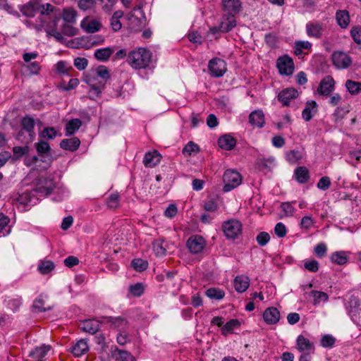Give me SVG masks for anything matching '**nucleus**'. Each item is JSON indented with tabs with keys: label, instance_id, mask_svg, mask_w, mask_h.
I'll list each match as a JSON object with an SVG mask.
<instances>
[{
	"label": "nucleus",
	"instance_id": "17",
	"mask_svg": "<svg viewBox=\"0 0 361 361\" xmlns=\"http://www.w3.org/2000/svg\"><path fill=\"white\" fill-rule=\"evenodd\" d=\"M298 95V91L294 88H286L281 91L278 94V99L284 106H288L291 99L296 98Z\"/></svg>",
	"mask_w": 361,
	"mask_h": 361
},
{
	"label": "nucleus",
	"instance_id": "7",
	"mask_svg": "<svg viewBox=\"0 0 361 361\" xmlns=\"http://www.w3.org/2000/svg\"><path fill=\"white\" fill-rule=\"evenodd\" d=\"M22 130L18 133L17 139L20 140V137L23 135V131H26L29 135V138L25 141L27 144L31 142L35 138V121L30 116H25L22 120Z\"/></svg>",
	"mask_w": 361,
	"mask_h": 361
},
{
	"label": "nucleus",
	"instance_id": "46",
	"mask_svg": "<svg viewBox=\"0 0 361 361\" xmlns=\"http://www.w3.org/2000/svg\"><path fill=\"white\" fill-rule=\"evenodd\" d=\"M106 205L110 209H116L119 205V195L118 192H114L109 195L106 200Z\"/></svg>",
	"mask_w": 361,
	"mask_h": 361
},
{
	"label": "nucleus",
	"instance_id": "21",
	"mask_svg": "<svg viewBox=\"0 0 361 361\" xmlns=\"http://www.w3.org/2000/svg\"><path fill=\"white\" fill-rule=\"evenodd\" d=\"M161 156L157 151L146 153L144 157L143 163L146 167H154L161 161Z\"/></svg>",
	"mask_w": 361,
	"mask_h": 361
},
{
	"label": "nucleus",
	"instance_id": "45",
	"mask_svg": "<svg viewBox=\"0 0 361 361\" xmlns=\"http://www.w3.org/2000/svg\"><path fill=\"white\" fill-rule=\"evenodd\" d=\"M0 9L14 16L19 17L18 12L14 9L13 6L7 0H0Z\"/></svg>",
	"mask_w": 361,
	"mask_h": 361
},
{
	"label": "nucleus",
	"instance_id": "49",
	"mask_svg": "<svg viewBox=\"0 0 361 361\" xmlns=\"http://www.w3.org/2000/svg\"><path fill=\"white\" fill-rule=\"evenodd\" d=\"M77 13L72 8H65L63 12V19L68 23H74L75 21Z\"/></svg>",
	"mask_w": 361,
	"mask_h": 361
},
{
	"label": "nucleus",
	"instance_id": "60",
	"mask_svg": "<svg viewBox=\"0 0 361 361\" xmlns=\"http://www.w3.org/2000/svg\"><path fill=\"white\" fill-rule=\"evenodd\" d=\"M331 185V180L328 176L322 177L317 183V188L322 190H326Z\"/></svg>",
	"mask_w": 361,
	"mask_h": 361
},
{
	"label": "nucleus",
	"instance_id": "63",
	"mask_svg": "<svg viewBox=\"0 0 361 361\" xmlns=\"http://www.w3.org/2000/svg\"><path fill=\"white\" fill-rule=\"evenodd\" d=\"M88 64V61L85 58L78 57L74 60V66L79 71H82L86 68Z\"/></svg>",
	"mask_w": 361,
	"mask_h": 361
},
{
	"label": "nucleus",
	"instance_id": "29",
	"mask_svg": "<svg viewBox=\"0 0 361 361\" xmlns=\"http://www.w3.org/2000/svg\"><path fill=\"white\" fill-rule=\"evenodd\" d=\"M294 175L300 183H306L310 179L309 171L305 166H299L295 169Z\"/></svg>",
	"mask_w": 361,
	"mask_h": 361
},
{
	"label": "nucleus",
	"instance_id": "6",
	"mask_svg": "<svg viewBox=\"0 0 361 361\" xmlns=\"http://www.w3.org/2000/svg\"><path fill=\"white\" fill-rule=\"evenodd\" d=\"M208 68L212 76L221 77L226 71V63L223 59L214 58L209 61Z\"/></svg>",
	"mask_w": 361,
	"mask_h": 361
},
{
	"label": "nucleus",
	"instance_id": "25",
	"mask_svg": "<svg viewBox=\"0 0 361 361\" xmlns=\"http://www.w3.org/2000/svg\"><path fill=\"white\" fill-rule=\"evenodd\" d=\"M51 350V345H42L39 347H36L32 350L29 356L35 359L36 361H42V358L45 357L47 353Z\"/></svg>",
	"mask_w": 361,
	"mask_h": 361
},
{
	"label": "nucleus",
	"instance_id": "18",
	"mask_svg": "<svg viewBox=\"0 0 361 361\" xmlns=\"http://www.w3.org/2000/svg\"><path fill=\"white\" fill-rule=\"evenodd\" d=\"M263 318L268 324H275L280 319V312L277 308L271 307L265 310Z\"/></svg>",
	"mask_w": 361,
	"mask_h": 361
},
{
	"label": "nucleus",
	"instance_id": "34",
	"mask_svg": "<svg viewBox=\"0 0 361 361\" xmlns=\"http://www.w3.org/2000/svg\"><path fill=\"white\" fill-rule=\"evenodd\" d=\"M81 27L88 33H94L100 29V23L94 20L90 21L82 20Z\"/></svg>",
	"mask_w": 361,
	"mask_h": 361
},
{
	"label": "nucleus",
	"instance_id": "11",
	"mask_svg": "<svg viewBox=\"0 0 361 361\" xmlns=\"http://www.w3.org/2000/svg\"><path fill=\"white\" fill-rule=\"evenodd\" d=\"M334 65L340 69L347 68L352 63L350 57L342 51H335L332 55Z\"/></svg>",
	"mask_w": 361,
	"mask_h": 361
},
{
	"label": "nucleus",
	"instance_id": "2",
	"mask_svg": "<svg viewBox=\"0 0 361 361\" xmlns=\"http://www.w3.org/2000/svg\"><path fill=\"white\" fill-rule=\"evenodd\" d=\"M224 183V191L228 192L235 188L241 183V176L235 170H226L223 176Z\"/></svg>",
	"mask_w": 361,
	"mask_h": 361
},
{
	"label": "nucleus",
	"instance_id": "4",
	"mask_svg": "<svg viewBox=\"0 0 361 361\" xmlns=\"http://www.w3.org/2000/svg\"><path fill=\"white\" fill-rule=\"evenodd\" d=\"M35 145L38 155L41 157V161L47 164V167L49 166L52 161L49 144L46 141L41 140L35 143Z\"/></svg>",
	"mask_w": 361,
	"mask_h": 361
},
{
	"label": "nucleus",
	"instance_id": "39",
	"mask_svg": "<svg viewBox=\"0 0 361 361\" xmlns=\"http://www.w3.org/2000/svg\"><path fill=\"white\" fill-rule=\"evenodd\" d=\"M206 295L211 299L221 300L224 297L225 293L219 288H210L206 290Z\"/></svg>",
	"mask_w": 361,
	"mask_h": 361
},
{
	"label": "nucleus",
	"instance_id": "64",
	"mask_svg": "<svg viewBox=\"0 0 361 361\" xmlns=\"http://www.w3.org/2000/svg\"><path fill=\"white\" fill-rule=\"evenodd\" d=\"M27 74L32 75L38 74L40 66L37 62H32L26 66Z\"/></svg>",
	"mask_w": 361,
	"mask_h": 361
},
{
	"label": "nucleus",
	"instance_id": "57",
	"mask_svg": "<svg viewBox=\"0 0 361 361\" xmlns=\"http://www.w3.org/2000/svg\"><path fill=\"white\" fill-rule=\"evenodd\" d=\"M304 267L311 272H317L319 270V262L315 259L307 260L305 262Z\"/></svg>",
	"mask_w": 361,
	"mask_h": 361
},
{
	"label": "nucleus",
	"instance_id": "50",
	"mask_svg": "<svg viewBox=\"0 0 361 361\" xmlns=\"http://www.w3.org/2000/svg\"><path fill=\"white\" fill-rule=\"evenodd\" d=\"M20 11L27 17H33L35 16V6L32 3L26 4L21 7Z\"/></svg>",
	"mask_w": 361,
	"mask_h": 361
},
{
	"label": "nucleus",
	"instance_id": "38",
	"mask_svg": "<svg viewBox=\"0 0 361 361\" xmlns=\"http://www.w3.org/2000/svg\"><path fill=\"white\" fill-rule=\"evenodd\" d=\"M55 267V264L52 261L47 260L41 262L38 266V270L42 274H47L51 272Z\"/></svg>",
	"mask_w": 361,
	"mask_h": 361
},
{
	"label": "nucleus",
	"instance_id": "20",
	"mask_svg": "<svg viewBox=\"0 0 361 361\" xmlns=\"http://www.w3.org/2000/svg\"><path fill=\"white\" fill-rule=\"evenodd\" d=\"M317 104L312 100L306 103L305 107L302 112V117L305 121H310L318 111Z\"/></svg>",
	"mask_w": 361,
	"mask_h": 361
},
{
	"label": "nucleus",
	"instance_id": "43",
	"mask_svg": "<svg viewBox=\"0 0 361 361\" xmlns=\"http://www.w3.org/2000/svg\"><path fill=\"white\" fill-rule=\"evenodd\" d=\"M57 135V132L53 127L44 128L39 133V137L43 139L53 140Z\"/></svg>",
	"mask_w": 361,
	"mask_h": 361
},
{
	"label": "nucleus",
	"instance_id": "5",
	"mask_svg": "<svg viewBox=\"0 0 361 361\" xmlns=\"http://www.w3.org/2000/svg\"><path fill=\"white\" fill-rule=\"evenodd\" d=\"M276 65L281 75H290L294 71L293 61L288 55L279 57L277 59Z\"/></svg>",
	"mask_w": 361,
	"mask_h": 361
},
{
	"label": "nucleus",
	"instance_id": "10",
	"mask_svg": "<svg viewBox=\"0 0 361 361\" xmlns=\"http://www.w3.org/2000/svg\"><path fill=\"white\" fill-rule=\"evenodd\" d=\"M205 246V240L200 235H192L187 241V247L191 253L197 254L202 251Z\"/></svg>",
	"mask_w": 361,
	"mask_h": 361
},
{
	"label": "nucleus",
	"instance_id": "14",
	"mask_svg": "<svg viewBox=\"0 0 361 361\" xmlns=\"http://www.w3.org/2000/svg\"><path fill=\"white\" fill-rule=\"evenodd\" d=\"M223 9L225 13L235 16L242 8L240 0H222Z\"/></svg>",
	"mask_w": 361,
	"mask_h": 361
},
{
	"label": "nucleus",
	"instance_id": "44",
	"mask_svg": "<svg viewBox=\"0 0 361 361\" xmlns=\"http://www.w3.org/2000/svg\"><path fill=\"white\" fill-rule=\"evenodd\" d=\"M131 266L137 271H142L147 269L148 262L142 259H134L131 262Z\"/></svg>",
	"mask_w": 361,
	"mask_h": 361
},
{
	"label": "nucleus",
	"instance_id": "33",
	"mask_svg": "<svg viewBox=\"0 0 361 361\" xmlns=\"http://www.w3.org/2000/svg\"><path fill=\"white\" fill-rule=\"evenodd\" d=\"M240 326V322L236 319H232L226 322L221 327V334L226 336L228 334H232L233 330Z\"/></svg>",
	"mask_w": 361,
	"mask_h": 361
},
{
	"label": "nucleus",
	"instance_id": "35",
	"mask_svg": "<svg viewBox=\"0 0 361 361\" xmlns=\"http://www.w3.org/2000/svg\"><path fill=\"white\" fill-rule=\"evenodd\" d=\"M123 16V12L122 11L114 12L110 20V25L113 30L118 31L121 28L122 25L120 18H122Z\"/></svg>",
	"mask_w": 361,
	"mask_h": 361
},
{
	"label": "nucleus",
	"instance_id": "12",
	"mask_svg": "<svg viewBox=\"0 0 361 361\" xmlns=\"http://www.w3.org/2000/svg\"><path fill=\"white\" fill-rule=\"evenodd\" d=\"M334 78L330 75L326 76L321 80L317 88V92L323 96H329L334 90Z\"/></svg>",
	"mask_w": 361,
	"mask_h": 361
},
{
	"label": "nucleus",
	"instance_id": "52",
	"mask_svg": "<svg viewBox=\"0 0 361 361\" xmlns=\"http://www.w3.org/2000/svg\"><path fill=\"white\" fill-rule=\"evenodd\" d=\"M350 35L356 44H361V26L353 27L350 30Z\"/></svg>",
	"mask_w": 361,
	"mask_h": 361
},
{
	"label": "nucleus",
	"instance_id": "32",
	"mask_svg": "<svg viewBox=\"0 0 361 361\" xmlns=\"http://www.w3.org/2000/svg\"><path fill=\"white\" fill-rule=\"evenodd\" d=\"M114 52V49L110 47L96 49L94 56L97 59L105 61L108 60Z\"/></svg>",
	"mask_w": 361,
	"mask_h": 361
},
{
	"label": "nucleus",
	"instance_id": "56",
	"mask_svg": "<svg viewBox=\"0 0 361 361\" xmlns=\"http://www.w3.org/2000/svg\"><path fill=\"white\" fill-rule=\"evenodd\" d=\"M327 247L326 245L323 243H319L314 249V252L319 258H322L326 255Z\"/></svg>",
	"mask_w": 361,
	"mask_h": 361
},
{
	"label": "nucleus",
	"instance_id": "22",
	"mask_svg": "<svg viewBox=\"0 0 361 361\" xmlns=\"http://www.w3.org/2000/svg\"><path fill=\"white\" fill-rule=\"evenodd\" d=\"M4 302L8 309L16 312L22 305L23 300L20 295L8 296L5 298Z\"/></svg>",
	"mask_w": 361,
	"mask_h": 361
},
{
	"label": "nucleus",
	"instance_id": "27",
	"mask_svg": "<svg viewBox=\"0 0 361 361\" xmlns=\"http://www.w3.org/2000/svg\"><path fill=\"white\" fill-rule=\"evenodd\" d=\"M236 144V140L230 135H224L218 140L219 146L224 149L231 150Z\"/></svg>",
	"mask_w": 361,
	"mask_h": 361
},
{
	"label": "nucleus",
	"instance_id": "26",
	"mask_svg": "<svg viewBox=\"0 0 361 361\" xmlns=\"http://www.w3.org/2000/svg\"><path fill=\"white\" fill-rule=\"evenodd\" d=\"M80 145V141L76 137H73L69 139H63L60 142V147L62 149L71 152H74L77 150Z\"/></svg>",
	"mask_w": 361,
	"mask_h": 361
},
{
	"label": "nucleus",
	"instance_id": "1",
	"mask_svg": "<svg viewBox=\"0 0 361 361\" xmlns=\"http://www.w3.org/2000/svg\"><path fill=\"white\" fill-rule=\"evenodd\" d=\"M152 60V53L145 48H139L130 51L128 56V62L135 69L145 68L149 66Z\"/></svg>",
	"mask_w": 361,
	"mask_h": 361
},
{
	"label": "nucleus",
	"instance_id": "42",
	"mask_svg": "<svg viewBox=\"0 0 361 361\" xmlns=\"http://www.w3.org/2000/svg\"><path fill=\"white\" fill-rule=\"evenodd\" d=\"M286 160L290 164H295L302 159L300 152L298 150H290L286 153Z\"/></svg>",
	"mask_w": 361,
	"mask_h": 361
},
{
	"label": "nucleus",
	"instance_id": "28",
	"mask_svg": "<svg viewBox=\"0 0 361 361\" xmlns=\"http://www.w3.org/2000/svg\"><path fill=\"white\" fill-rule=\"evenodd\" d=\"M298 349L301 352L310 353L313 350V344L302 335H300L297 338Z\"/></svg>",
	"mask_w": 361,
	"mask_h": 361
},
{
	"label": "nucleus",
	"instance_id": "41",
	"mask_svg": "<svg viewBox=\"0 0 361 361\" xmlns=\"http://www.w3.org/2000/svg\"><path fill=\"white\" fill-rule=\"evenodd\" d=\"M345 87L351 94H356L361 92V82L348 80Z\"/></svg>",
	"mask_w": 361,
	"mask_h": 361
},
{
	"label": "nucleus",
	"instance_id": "47",
	"mask_svg": "<svg viewBox=\"0 0 361 361\" xmlns=\"http://www.w3.org/2000/svg\"><path fill=\"white\" fill-rule=\"evenodd\" d=\"M310 295L314 298V305L320 302L321 301L326 302L329 299L328 295L322 291L312 290L310 292Z\"/></svg>",
	"mask_w": 361,
	"mask_h": 361
},
{
	"label": "nucleus",
	"instance_id": "53",
	"mask_svg": "<svg viewBox=\"0 0 361 361\" xmlns=\"http://www.w3.org/2000/svg\"><path fill=\"white\" fill-rule=\"evenodd\" d=\"M29 150L30 147L27 145H25L24 147L17 146L13 148L14 156L17 159H19L22 157L23 155H26L27 154H28Z\"/></svg>",
	"mask_w": 361,
	"mask_h": 361
},
{
	"label": "nucleus",
	"instance_id": "59",
	"mask_svg": "<svg viewBox=\"0 0 361 361\" xmlns=\"http://www.w3.org/2000/svg\"><path fill=\"white\" fill-rule=\"evenodd\" d=\"M116 352L119 355L121 361H135V357L128 351L117 349Z\"/></svg>",
	"mask_w": 361,
	"mask_h": 361
},
{
	"label": "nucleus",
	"instance_id": "36",
	"mask_svg": "<svg viewBox=\"0 0 361 361\" xmlns=\"http://www.w3.org/2000/svg\"><path fill=\"white\" fill-rule=\"evenodd\" d=\"M51 309V306H45V303L42 295H40L38 298L35 299L32 305V310L35 312H45Z\"/></svg>",
	"mask_w": 361,
	"mask_h": 361
},
{
	"label": "nucleus",
	"instance_id": "23",
	"mask_svg": "<svg viewBox=\"0 0 361 361\" xmlns=\"http://www.w3.org/2000/svg\"><path fill=\"white\" fill-rule=\"evenodd\" d=\"M249 122L253 127L262 128L265 123L262 111L256 110L252 111L249 116Z\"/></svg>",
	"mask_w": 361,
	"mask_h": 361
},
{
	"label": "nucleus",
	"instance_id": "31",
	"mask_svg": "<svg viewBox=\"0 0 361 361\" xmlns=\"http://www.w3.org/2000/svg\"><path fill=\"white\" fill-rule=\"evenodd\" d=\"M82 126V121L79 118L71 119L66 126V135H73Z\"/></svg>",
	"mask_w": 361,
	"mask_h": 361
},
{
	"label": "nucleus",
	"instance_id": "40",
	"mask_svg": "<svg viewBox=\"0 0 361 361\" xmlns=\"http://www.w3.org/2000/svg\"><path fill=\"white\" fill-rule=\"evenodd\" d=\"M274 158L270 157L267 159L262 158L257 160V164L260 170L269 169L270 170L271 166L274 165Z\"/></svg>",
	"mask_w": 361,
	"mask_h": 361
},
{
	"label": "nucleus",
	"instance_id": "58",
	"mask_svg": "<svg viewBox=\"0 0 361 361\" xmlns=\"http://www.w3.org/2000/svg\"><path fill=\"white\" fill-rule=\"evenodd\" d=\"M274 232L279 238H283L287 233V229L283 223L279 222L275 226Z\"/></svg>",
	"mask_w": 361,
	"mask_h": 361
},
{
	"label": "nucleus",
	"instance_id": "15",
	"mask_svg": "<svg viewBox=\"0 0 361 361\" xmlns=\"http://www.w3.org/2000/svg\"><path fill=\"white\" fill-rule=\"evenodd\" d=\"M99 322L96 319H85L80 324V329L84 332L94 334L99 330Z\"/></svg>",
	"mask_w": 361,
	"mask_h": 361
},
{
	"label": "nucleus",
	"instance_id": "48",
	"mask_svg": "<svg viewBox=\"0 0 361 361\" xmlns=\"http://www.w3.org/2000/svg\"><path fill=\"white\" fill-rule=\"evenodd\" d=\"M145 290L144 286L141 283H137L129 286V292L136 297L141 296Z\"/></svg>",
	"mask_w": 361,
	"mask_h": 361
},
{
	"label": "nucleus",
	"instance_id": "3",
	"mask_svg": "<svg viewBox=\"0 0 361 361\" xmlns=\"http://www.w3.org/2000/svg\"><path fill=\"white\" fill-rule=\"evenodd\" d=\"M222 230L227 238L235 239L241 233L242 225L238 220L230 219L223 223Z\"/></svg>",
	"mask_w": 361,
	"mask_h": 361
},
{
	"label": "nucleus",
	"instance_id": "13",
	"mask_svg": "<svg viewBox=\"0 0 361 361\" xmlns=\"http://www.w3.org/2000/svg\"><path fill=\"white\" fill-rule=\"evenodd\" d=\"M235 26V16L225 13L221 17V23L218 27V29L221 32H228Z\"/></svg>",
	"mask_w": 361,
	"mask_h": 361
},
{
	"label": "nucleus",
	"instance_id": "16",
	"mask_svg": "<svg viewBox=\"0 0 361 361\" xmlns=\"http://www.w3.org/2000/svg\"><path fill=\"white\" fill-rule=\"evenodd\" d=\"M307 35L310 37L320 38L323 33V26L318 22H308L306 24Z\"/></svg>",
	"mask_w": 361,
	"mask_h": 361
},
{
	"label": "nucleus",
	"instance_id": "62",
	"mask_svg": "<svg viewBox=\"0 0 361 361\" xmlns=\"http://www.w3.org/2000/svg\"><path fill=\"white\" fill-rule=\"evenodd\" d=\"M96 73L98 76L105 80L110 78L109 71L104 66H99L96 69Z\"/></svg>",
	"mask_w": 361,
	"mask_h": 361
},
{
	"label": "nucleus",
	"instance_id": "55",
	"mask_svg": "<svg viewBox=\"0 0 361 361\" xmlns=\"http://www.w3.org/2000/svg\"><path fill=\"white\" fill-rule=\"evenodd\" d=\"M335 343V338L329 334L324 335L321 339V345L324 348H331Z\"/></svg>",
	"mask_w": 361,
	"mask_h": 361
},
{
	"label": "nucleus",
	"instance_id": "37",
	"mask_svg": "<svg viewBox=\"0 0 361 361\" xmlns=\"http://www.w3.org/2000/svg\"><path fill=\"white\" fill-rule=\"evenodd\" d=\"M332 262L338 265H343L348 262V257L343 251L335 252L331 256Z\"/></svg>",
	"mask_w": 361,
	"mask_h": 361
},
{
	"label": "nucleus",
	"instance_id": "8",
	"mask_svg": "<svg viewBox=\"0 0 361 361\" xmlns=\"http://www.w3.org/2000/svg\"><path fill=\"white\" fill-rule=\"evenodd\" d=\"M104 322L109 324L111 328L118 330L119 331H126L129 326V322L126 318L118 317H104Z\"/></svg>",
	"mask_w": 361,
	"mask_h": 361
},
{
	"label": "nucleus",
	"instance_id": "9",
	"mask_svg": "<svg viewBox=\"0 0 361 361\" xmlns=\"http://www.w3.org/2000/svg\"><path fill=\"white\" fill-rule=\"evenodd\" d=\"M54 188L55 184L53 180L49 178L41 176L37 180L36 191L39 193L48 195Z\"/></svg>",
	"mask_w": 361,
	"mask_h": 361
},
{
	"label": "nucleus",
	"instance_id": "61",
	"mask_svg": "<svg viewBox=\"0 0 361 361\" xmlns=\"http://www.w3.org/2000/svg\"><path fill=\"white\" fill-rule=\"evenodd\" d=\"M219 206L214 199H209L204 202V209L207 212H215Z\"/></svg>",
	"mask_w": 361,
	"mask_h": 361
},
{
	"label": "nucleus",
	"instance_id": "51",
	"mask_svg": "<svg viewBox=\"0 0 361 361\" xmlns=\"http://www.w3.org/2000/svg\"><path fill=\"white\" fill-rule=\"evenodd\" d=\"M199 150V146L190 141L184 147L182 152L184 154L191 155L192 152H198Z\"/></svg>",
	"mask_w": 361,
	"mask_h": 361
},
{
	"label": "nucleus",
	"instance_id": "24",
	"mask_svg": "<svg viewBox=\"0 0 361 361\" xmlns=\"http://www.w3.org/2000/svg\"><path fill=\"white\" fill-rule=\"evenodd\" d=\"M235 289L238 293L245 292L249 287L250 279L244 275L237 276L233 281Z\"/></svg>",
	"mask_w": 361,
	"mask_h": 361
},
{
	"label": "nucleus",
	"instance_id": "54",
	"mask_svg": "<svg viewBox=\"0 0 361 361\" xmlns=\"http://www.w3.org/2000/svg\"><path fill=\"white\" fill-rule=\"evenodd\" d=\"M256 240L260 246H264L270 240V235L268 233L260 232L256 237Z\"/></svg>",
	"mask_w": 361,
	"mask_h": 361
},
{
	"label": "nucleus",
	"instance_id": "19",
	"mask_svg": "<svg viewBox=\"0 0 361 361\" xmlns=\"http://www.w3.org/2000/svg\"><path fill=\"white\" fill-rule=\"evenodd\" d=\"M89 345L86 339H80L71 347V353L75 357H80L89 350Z\"/></svg>",
	"mask_w": 361,
	"mask_h": 361
},
{
	"label": "nucleus",
	"instance_id": "30",
	"mask_svg": "<svg viewBox=\"0 0 361 361\" xmlns=\"http://www.w3.org/2000/svg\"><path fill=\"white\" fill-rule=\"evenodd\" d=\"M336 18L338 24L342 28H346L350 23V16L346 10H339L336 13Z\"/></svg>",
	"mask_w": 361,
	"mask_h": 361
}]
</instances>
